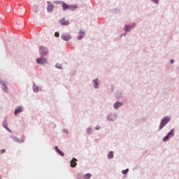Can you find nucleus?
<instances>
[{
	"label": "nucleus",
	"instance_id": "1",
	"mask_svg": "<svg viewBox=\"0 0 179 179\" xmlns=\"http://www.w3.org/2000/svg\"><path fill=\"white\" fill-rule=\"evenodd\" d=\"M171 120V118L170 117V116H165L164 117H163L160 122L158 131H162V129H163L166 127V124H169Z\"/></svg>",
	"mask_w": 179,
	"mask_h": 179
},
{
	"label": "nucleus",
	"instance_id": "2",
	"mask_svg": "<svg viewBox=\"0 0 179 179\" xmlns=\"http://www.w3.org/2000/svg\"><path fill=\"white\" fill-rule=\"evenodd\" d=\"M136 27V23L133 22L131 24H126L124 27V31L125 33H129V31L134 30Z\"/></svg>",
	"mask_w": 179,
	"mask_h": 179
},
{
	"label": "nucleus",
	"instance_id": "3",
	"mask_svg": "<svg viewBox=\"0 0 179 179\" xmlns=\"http://www.w3.org/2000/svg\"><path fill=\"white\" fill-rule=\"evenodd\" d=\"M48 54V48L44 45H41L39 47V55L41 57H45Z\"/></svg>",
	"mask_w": 179,
	"mask_h": 179
},
{
	"label": "nucleus",
	"instance_id": "4",
	"mask_svg": "<svg viewBox=\"0 0 179 179\" xmlns=\"http://www.w3.org/2000/svg\"><path fill=\"white\" fill-rule=\"evenodd\" d=\"M117 117H118V114H117V113H109L108 115H107V117H106V120L107 121H115V120H117Z\"/></svg>",
	"mask_w": 179,
	"mask_h": 179
},
{
	"label": "nucleus",
	"instance_id": "5",
	"mask_svg": "<svg viewBox=\"0 0 179 179\" xmlns=\"http://www.w3.org/2000/svg\"><path fill=\"white\" fill-rule=\"evenodd\" d=\"M176 130L172 129L163 138V142H167L170 139V138H173L174 136V134Z\"/></svg>",
	"mask_w": 179,
	"mask_h": 179
},
{
	"label": "nucleus",
	"instance_id": "6",
	"mask_svg": "<svg viewBox=\"0 0 179 179\" xmlns=\"http://www.w3.org/2000/svg\"><path fill=\"white\" fill-rule=\"evenodd\" d=\"M61 37L64 41H69V40H72V36L69 33L62 34Z\"/></svg>",
	"mask_w": 179,
	"mask_h": 179
},
{
	"label": "nucleus",
	"instance_id": "7",
	"mask_svg": "<svg viewBox=\"0 0 179 179\" xmlns=\"http://www.w3.org/2000/svg\"><path fill=\"white\" fill-rule=\"evenodd\" d=\"M24 108H23L22 106L15 107L14 110V115L17 116L18 114H20V113H23L24 111Z\"/></svg>",
	"mask_w": 179,
	"mask_h": 179
},
{
	"label": "nucleus",
	"instance_id": "8",
	"mask_svg": "<svg viewBox=\"0 0 179 179\" xmlns=\"http://www.w3.org/2000/svg\"><path fill=\"white\" fill-rule=\"evenodd\" d=\"M36 62L39 65H45V64H48L47 59H45L44 57H40V58L36 59Z\"/></svg>",
	"mask_w": 179,
	"mask_h": 179
},
{
	"label": "nucleus",
	"instance_id": "9",
	"mask_svg": "<svg viewBox=\"0 0 179 179\" xmlns=\"http://www.w3.org/2000/svg\"><path fill=\"white\" fill-rule=\"evenodd\" d=\"M0 85L3 86V90L5 93H9V88L3 80L0 79Z\"/></svg>",
	"mask_w": 179,
	"mask_h": 179
},
{
	"label": "nucleus",
	"instance_id": "10",
	"mask_svg": "<svg viewBox=\"0 0 179 179\" xmlns=\"http://www.w3.org/2000/svg\"><path fill=\"white\" fill-rule=\"evenodd\" d=\"M47 10L49 13H51V12L54 10V4H52L51 1H48Z\"/></svg>",
	"mask_w": 179,
	"mask_h": 179
},
{
	"label": "nucleus",
	"instance_id": "11",
	"mask_svg": "<svg viewBox=\"0 0 179 179\" xmlns=\"http://www.w3.org/2000/svg\"><path fill=\"white\" fill-rule=\"evenodd\" d=\"M11 139L13 140L14 142H17V143H24V140H20L17 136H10Z\"/></svg>",
	"mask_w": 179,
	"mask_h": 179
},
{
	"label": "nucleus",
	"instance_id": "12",
	"mask_svg": "<svg viewBox=\"0 0 179 179\" xmlns=\"http://www.w3.org/2000/svg\"><path fill=\"white\" fill-rule=\"evenodd\" d=\"M122 106H124V102L117 101L114 103L113 107L115 110H118V108H120V107H122Z\"/></svg>",
	"mask_w": 179,
	"mask_h": 179
},
{
	"label": "nucleus",
	"instance_id": "13",
	"mask_svg": "<svg viewBox=\"0 0 179 179\" xmlns=\"http://www.w3.org/2000/svg\"><path fill=\"white\" fill-rule=\"evenodd\" d=\"M76 162H78V159L73 157L72 160L70 162L71 167H73V168L76 167V166H78V163H76Z\"/></svg>",
	"mask_w": 179,
	"mask_h": 179
},
{
	"label": "nucleus",
	"instance_id": "14",
	"mask_svg": "<svg viewBox=\"0 0 179 179\" xmlns=\"http://www.w3.org/2000/svg\"><path fill=\"white\" fill-rule=\"evenodd\" d=\"M115 97L116 99H122V90H117L115 93Z\"/></svg>",
	"mask_w": 179,
	"mask_h": 179
},
{
	"label": "nucleus",
	"instance_id": "15",
	"mask_svg": "<svg viewBox=\"0 0 179 179\" xmlns=\"http://www.w3.org/2000/svg\"><path fill=\"white\" fill-rule=\"evenodd\" d=\"M55 149L57 152V153H58L59 155V156H62V157H64V156H65V153H64V152L61 151L60 149L58 148V146H55Z\"/></svg>",
	"mask_w": 179,
	"mask_h": 179
},
{
	"label": "nucleus",
	"instance_id": "16",
	"mask_svg": "<svg viewBox=\"0 0 179 179\" xmlns=\"http://www.w3.org/2000/svg\"><path fill=\"white\" fill-rule=\"evenodd\" d=\"M92 82L94 83V89H99V82H100L99 78L93 80Z\"/></svg>",
	"mask_w": 179,
	"mask_h": 179
},
{
	"label": "nucleus",
	"instance_id": "17",
	"mask_svg": "<svg viewBox=\"0 0 179 179\" xmlns=\"http://www.w3.org/2000/svg\"><path fill=\"white\" fill-rule=\"evenodd\" d=\"M59 23H61L62 26H68L69 24V21L65 20V19L59 20Z\"/></svg>",
	"mask_w": 179,
	"mask_h": 179
},
{
	"label": "nucleus",
	"instance_id": "18",
	"mask_svg": "<svg viewBox=\"0 0 179 179\" xmlns=\"http://www.w3.org/2000/svg\"><path fill=\"white\" fill-rule=\"evenodd\" d=\"M62 6L63 8V10H66L67 9L69 10V8H70V5H68L64 1L62 2Z\"/></svg>",
	"mask_w": 179,
	"mask_h": 179
},
{
	"label": "nucleus",
	"instance_id": "19",
	"mask_svg": "<svg viewBox=\"0 0 179 179\" xmlns=\"http://www.w3.org/2000/svg\"><path fill=\"white\" fill-rule=\"evenodd\" d=\"M78 9V6L76 4L70 5L69 10H72V12H75Z\"/></svg>",
	"mask_w": 179,
	"mask_h": 179
},
{
	"label": "nucleus",
	"instance_id": "20",
	"mask_svg": "<svg viewBox=\"0 0 179 179\" xmlns=\"http://www.w3.org/2000/svg\"><path fill=\"white\" fill-rule=\"evenodd\" d=\"M3 128L8 127V117L6 116L3 121Z\"/></svg>",
	"mask_w": 179,
	"mask_h": 179
},
{
	"label": "nucleus",
	"instance_id": "21",
	"mask_svg": "<svg viewBox=\"0 0 179 179\" xmlns=\"http://www.w3.org/2000/svg\"><path fill=\"white\" fill-rule=\"evenodd\" d=\"M108 159H109L110 160H111V159H114V152H109V153L108 154Z\"/></svg>",
	"mask_w": 179,
	"mask_h": 179
},
{
	"label": "nucleus",
	"instance_id": "22",
	"mask_svg": "<svg viewBox=\"0 0 179 179\" xmlns=\"http://www.w3.org/2000/svg\"><path fill=\"white\" fill-rule=\"evenodd\" d=\"M84 178L85 179H90L92 178V174L88 173H86L85 176H84Z\"/></svg>",
	"mask_w": 179,
	"mask_h": 179
},
{
	"label": "nucleus",
	"instance_id": "23",
	"mask_svg": "<svg viewBox=\"0 0 179 179\" xmlns=\"http://www.w3.org/2000/svg\"><path fill=\"white\" fill-rule=\"evenodd\" d=\"M128 171H129V169H126L125 170L122 171V173L126 175L128 174Z\"/></svg>",
	"mask_w": 179,
	"mask_h": 179
},
{
	"label": "nucleus",
	"instance_id": "24",
	"mask_svg": "<svg viewBox=\"0 0 179 179\" xmlns=\"http://www.w3.org/2000/svg\"><path fill=\"white\" fill-rule=\"evenodd\" d=\"M33 90L35 93H38V86L34 87Z\"/></svg>",
	"mask_w": 179,
	"mask_h": 179
},
{
	"label": "nucleus",
	"instance_id": "25",
	"mask_svg": "<svg viewBox=\"0 0 179 179\" xmlns=\"http://www.w3.org/2000/svg\"><path fill=\"white\" fill-rule=\"evenodd\" d=\"M87 134L88 135H91V134H92V127H89L88 129H87Z\"/></svg>",
	"mask_w": 179,
	"mask_h": 179
},
{
	"label": "nucleus",
	"instance_id": "26",
	"mask_svg": "<svg viewBox=\"0 0 179 179\" xmlns=\"http://www.w3.org/2000/svg\"><path fill=\"white\" fill-rule=\"evenodd\" d=\"M151 1L152 2L155 3V5H159V3H160V0H151Z\"/></svg>",
	"mask_w": 179,
	"mask_h": 179
},
{
	"label": "nucleus",
	"instance_id": "27",
	"mask_svg": "<svg viewBox=\"0 0 179 179\" xmlns=\"http://www.w3.org/2000/svg\"><path fill=\"white\" fill-rule=\"evenodd\" d=\"M55 68H57V69H62V66H61V64L57 63L55 65Z\"/></svg>",
	"mask_w": 179,
	"mask_h": 179
},
{
	"label": "nucleus",
	"instance_id": "28",
	"mask_svg": "<svg viewBox=\"0 0 179 179\" xmlns=\"http://www.w3.org/2000/svg\"><path fill=\"white\" fill-rule=\"evenodd\" d=\"M62 2H64V1L56 0V1H54V3H56V5H58L59 3H61V5H62Z\"/></svg>",
	"mask_w": 179,
	"mask_h": 179
},
{
	"label": "nucleus",
	"instance_id": "29",
	"mask_svg": "<svg viewBox=\"0 0 179 179\" xmlns=\"http://www.w3.org/2000/svg\"><path fill=\"white\" fill-rule=\"evenodd\" d=\"M83 38V35L80 34L78 36L77 39L78 40H82Z\"/></svg>",
	"mask_w": 179,
	"mask_h": 179
},
{
	"label": "nucleus",
	"instance_id": "30",
	"mask_svg": "<svg viewBox=\"0 0 179 179\" xmlns=\"http://www.w3.org/2000/svg\"><path fill=\"white\" fill-rule=\"evenodd\" d=\"M63 132H64V134H66V135H68V134H69V131H68V130L66 129H64Z\"/></svg>",
	"mask_w": 179,
	"mask_h": 179
},
{
	"label": "nucleus",
	"instance_id": "31",
	"mask_svg": "<svg viewBox=\"0 0 179 179\" xmlns=\"http://www.w3.org/2000/svg\"><path fill=\"white\" fill-rule=\"evenodd\" d=\"M101 127L100 126L97 125V126H96L95 129H96V131H99V129H101Z\"/></svg>",
	"mask_w": 179,
	"mask_h": 179
},
{
	"label": "nucleus",
	"instance_id": "32",
	"mask_svg": "<svg viewBox=\"0 0 179 179\" xmlns=\"http://www.w3.org/2000/svg\"><path fill=\"white\" fill-rule=\"evenodd\" d=\"M127 33H128V32H125V33H124V34H120V37H125V36H127Z\"/></svg>",
	"mask_w": 179,
	"mask_h": 179
},
{
	"label": "nucleus",
	"instance_id": "33",
	"mask_svg": "<svg viewBox=\"0 0 179 179\" xmlns=\"http://www.w3.org/2000/svg\"><path fill=\"white\" fill-rule=\"evenodd\" d=\"M5 129H6V131H8V132H10V134H12V130H10L9 127H6Z\"/></svg>",
	"mask_w": 179,
	"mask_h": 179
},
{
	"label": "nucleus",
	"instance_id": "34",
	"mask_svg": "<svg viewBox=\"0 0 179 179\" xmlns=\"http://www.w3.org/2000/svg\"><path fill=\"white\" fill-rule=\"evenodd\" d=\"M55 37H59V33L55 32Z\"/></svg>",
	"mask_w": 179,
	"mask_h": 179
},
{
	"label": "nucleus",
	"instance_id": "35",
	"mask_svg": "<svg viewBox=\"0 0 179 179\" xmlns=\"http://www.w3.org/2000/svg\"><path fill=\"white\" fill-rule=\"evenodd\" d=\"M5 152H6V149H2V150H1V155L3 154Z\"/></svg>",
	"mask_w": 179,
	"mask_h": 179
},
{
	"label": "nucleus",
	"instance_id": "36",
	"mask_svg": "<svg viewBox=\"0 0 179 179\" xmlns=\"http://www.w3.org/2000/svg\"><path fill=\"white\" fill-rule=\"evenodd\" d=\"M170 64H174V59H171V60H170Z\"/></svg>",
	"mask_w": 179,
	"mask_h": 179
},
{
	"label": "nucleus",
	"instance_id": "37",
	"mask_svg": "<svg viewBox=\"0 0 179 179\" xmlns=\"http://www.w3.org/2000/svg\"><path fill=\"white\" fill-rule=\"evenodd\" d=\"M79 34H85V32H83V31H80Z\"/></svg>",
	"mask_w": 179,
	"mask_h": 179
},
{
	"label": "nucleus",
	"instance_id": "38",
	"mask_svg": "<svg viewBox=\"0 0 179 179\" xmlns=\"http://www.w3.org/2000/svg\"><path fill=\"white\" fill-rule=\"evenodd\" d=\"M35 8H36V9H38V6H35Z\"/></svg>",
	"mask_w": 179,
	"mask_h": 179
},
{
	"label": "nucleus",
	"instance_id": "39",
	"mask_svg": "<svg viewBox=\"0 0 179 179\" xmlns=\"http://www.w3.org/2000/svg\"><path fill=\"white\" fill-rule=\"evenodd\" d=\"M35 12H36V13H37V10H35Z\"/></svg>",
	"mask_w": 179,
	"mask_h": 179
},
{
	"label": "nucleus",
	"instance_id": "40",
	"mask_svg": "<svg viewBox=\"0 0 179 179\" xmlns=\"http://www.w3.org/2000/svg\"><path fill=\"white\" fill-rule=\"evenodd\" d=\"M114 10H117V8H115Z\"/></svg>",
	"mask_w": 179,
	"mask_h": 179
},
{
	"label": "nucleus",
	"instance_id": "41",
	"mask_svg": "<svg viewBox=\"0 0 179 179\" xmlns=\"http://www.w3.org/2000/svg\"><path fill=\"white\" fill-rule=\"evenodd\" d=\"M0 179H1V175H0Z\"/></svg>",
	"mask_w": 179,
	"mask_h": 179
}]
</instances>
